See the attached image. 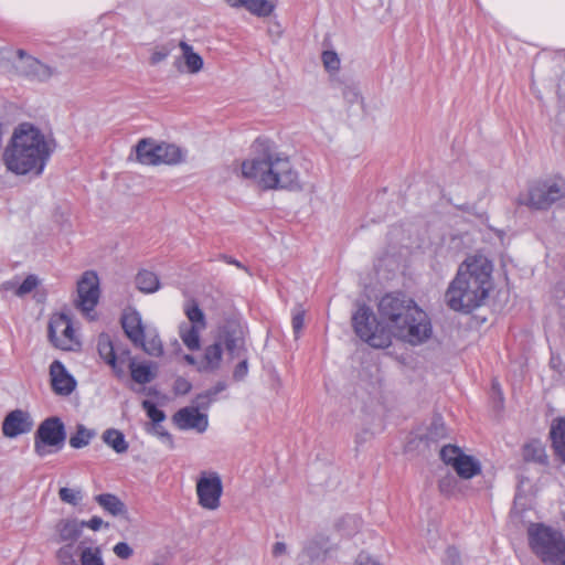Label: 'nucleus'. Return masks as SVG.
<instances>
[{
    "instance_id": "obj_1",
    "label": "nucleus",
    "mask_w": 565,
    "mask_h": 565,
    "mask_svg": "<svg viewBox=\"0 0 565 565\" xmlns=\"http://www.w3.org/2000/svg\"><path fill=\"white\" fill-rule=\"evenodd\" d=\"M382 326L366 305H361L352 316L355 334L372 348L384 349L391 345L392 338L412 345L422 344L431 335L428 315L409 297L402 292L384 295L377 305Z\"/></svg>"
},
{
    "instance_id": "obj_2",
    "label": "nucleus",
    "mask_w": 565,
    "mask_h": 565,
    "mask_svg": "<svg viewBox=\"0 0 565 565\" xmlns=\"http://www.w3.org/2000/svg\"><path fill=\"white\" fill-rule=\"evenodd\" d=\"M492 263L486 256H468L446 291L448 307L462 312L480 307L492 289Z\"/></svg>"
},
{
    "instance_id": "obj_3",
    "label": "nucleus",
    "mask_w": 565,
    "mask_h": 565,
    "mask_svg": "<svg viewBox=\"0 0 565 565\" xmlns=\"http://www.w3.org/2000/svg\"><path fill=\"white\" fill-rule=\"evenodd\" d=\"M255 157L242 162L243 178L252 179L264 190L291 189L298 185V173L289 157L276 150L273 141L258 138L253 145Z\"/></svg>"
},
{
    "instance_id": "obj_4",
    "label": "nucleus",
    "mask_w": 565,
    "mask_h": 565,
    "mask_svg": "<svg viewBox=\"0 0 565 565\" xmlns=\"http://www.w3.org/2000/svg\"><path fill=\"white\" fill-rule=\"evenodd\" d=\"M53 151V145L29 122L14 130L10 145L3 153L8 170L15 174H41Z\"/></svg>"
},
{
    "instance_id": "obj_5",
    "label": "nucleus",
    "mask_w": 565,
    "mask_h": 565,
    "mask_svg": "<svg viewBox=\"0 0 565 565\" xmlns=\"http://www.w3.org/2000/svg\"><path fill=\"white\" fill-rule=\"evenodd\" d=\"M97 351L100 359L111 367L115 375L119 379L126 375L127 370H129L134 382L141 385L150 383L154 377V372L149 363H137L131 358L129 349L115 345L106 333L99 334Z\"/></svg>"
},
{
    "instance_id": "obj_6",
    "label": "nucleus",
    "mask_w": 565,
    "mask_h": 565,
    "mask_svg": "<svg viewBox=\"0 0 565 565\" xmlns=\"http://www.w3.org/2000/svg\"><path fill=\"white\" fill-rule=\"evenodd\" d=\"M529 546L545 565H565V535L544 523L527 526Z\"/></svg>"
},
{
    "instance_id": "obj_7",
    "label": "nucleus",
    "mask_w": 565,
    "mask_h": 565,
    "mask_svg": "<svg viewBox=\"0 0 565 565\" xmlns=\"http://www.w3.org/2000/svg\"><path fill=\"white\" fill-rule=\"evenodd\" d=\"M562 200H565V178L555 174L531 183L527 192L520 194L518 202L532 210H547Z\"/></svg>"
},
{
    "instance_id": "obj_8",
    "label": "nucleus",
    "mask_w": 565,
    "mask_h": 565,
    "mask_svg": "<svg viewBox=\"0 0 565 565\" xmlns=\"http://www.w3.org/2000/svg\"><path fill=\"white\" fill-rule=\"evenodd\" d=\"M121 327L135 347L147 354L160 356L163 353L161 340L157 334L148 333L141 316L136 310H127L121 317Z\"/></svg>"
},
{
    "instance_id": "obj_9",
    "label": "nucleus",
    "mask_w": 565,
    "mask_h": 565,
    "mask_svg": "<svg viewBox=\"0 0 565 565\" xmlns=\"http://www.w3.org/2000/svg\"><path fill=\"white\" fill-rule=\"evenodd\" d=\"M137 161L146 166L178 164L183 160L179 147L151 139H141L136 146Z\"/></svg>"
},
{
    "instance_id": "obj_10",
    "label": "nucleus",
    "mask_w": 565,
    "mask_h": 565,
    "mask_svg": "<svg viewBox=\"0 0 565 565\" xmlns=\"http://www.w3.org/2000/svg\"><path fill=\"white\" fill-rule=\"evenodd\" d=\"M65 439L64 425L57 417L43 420L34 437V451L39 457H46L60 450Z\"/></svg>"
},
{
    "instance_id": "obj_11",
    "label": "nucleus",
    "mask_w": 565,
    "mask_h": 565,
    "mask_svg": "<svg viewBox=\"0 0 565 565\" xmlns=\"http://www.w3.org/2000/svg\"><path fill=\"white\" fill-rule=\"evenodd\" d=\"M184 315L188 322L179 326V337L190 351H198L201 347V333L206 328L204 312L195 300L184 305Z\"/></svg>"
},
{
    "instance_id": "obj_12",
    "label": "nucleus",
    "mask_w": 565,
    "mask_h": 565,
    "mask_svg": "<svg viewBox=\"0 0 565 565\" xmlns=\"http://www.w3.org/2000/svg\"><path fill=\"white\" fill-rule=\"evenodd\" d=\"M49 338L55 348L65 351L75 350L81 344L71 319L61 312L50 318Z\"/></svg>"
},
{
    "instance_id": "obj_13",
    "label": "nucleus",
    "mask_w": 565,
    "mask_h": 565,
    "mask_svg": "<svg viewBox=\"0 0 565 565\" xmlns=\"http://www.w3.org/2000/svg\"><path fill=\"white\" fill-rule=\"evenodd\" d=\"M100 296L99 279L96 273L85 271L77 281L76 307L89 319H95L92 313L98 303Z\"/></svg>"
},
{
    "instance_id": "obj_14",
    "label": "nucleus",
    "mask_w": 565,
    "mask_h": 565,
    "mask_svg": "<svg viewBox=\"0 0 565 565\" xmlns=\"http://www.w3.org/2000/svg\"><path fill=\"white\" fill-rule=\"evenodd\" d=\"M440 459L454 468L461 479H471L481 473V466L472 456L466 455L458 446L446 445L440 450Z\"/></svg>"
},
{
    "instance_id": "obj_15",
    "label": "nucleus",
    "mask_w": 565,
    "mask_h": 565,
    "mask_svg": "<svg viewBox=\"0 0 565 565\" xmlns=\"http://www.w3.org/2000/svg\"><path fill=\"white\" fill-rule=\"evenodd\" d=\"M223 493L222 479L217 472H201L196 481V495L199 504L206 510H216L220 507Z\"/></svg>"
},
{
    "instance_id": "obj_16",
    "label": "nucleus",
    "mask_w": 565,
    "mask_h": 565,
    "mask_svg": "<svg viewBox=\"0 0 565 565\" xmlns=\"http://www.w3.org/2000/svg\"><path fill=\"white\" fill-rule=\"evenodd\" d=\"M32 428L33 420L30 414L22 409L11 411L2 422V434L8 438L28 434Z\"/></svg>"
},
{
    "instance_id": "obj_17",
    "label": "nucleus",
    "mask_w": 565,
    "mask_h": 565,
    "mask_svg": "<svg viewBox=\"0 0 565 565\" xmlns=\"http://www.w3.org/2000/svg\"><path fill=\"white\" fill-rule=\"evenodd\" d=\"M173 422L181 430L193 429L198 433L205 431L209 426L207 416L193 406L179 409L173 415Z\"/></svg>"
},
{
    "instance_id": "obj_18",
    "label": "nucleus",
    "mask_w": 565,
    "mask_h": 565,
    "mask_svg": "<svg viewBox=\"0 0 565 565\" xmlns=\"http://www.w3.org/2000/svg\"><path fill=\"white\" fill-rule=\"evenodd\" d=\"M51 386L55 394L70 395L76 386L75 379L66 371L62 362L55 360L50 365Z\"/></svg>"
},
{
    "instance_id": "obj_19",
    "label": "nucleus",
    "mask_w": 565,
    "mask_h": 565,
    "mask_svg": "<svg viewBox=\"0 0 565 565\" xmlns=\"http://www.w3.org/2000/svg\"><path fill=\"white\" fill-rule=\"evenodd\" d=\"M17 56L20 60H25L24 65L21 67L24 75L31 79L45 81L52 76V70L41 63L39 60L28 55L25 51L17 50Z\"/></svg>"
},
{
    "instance_id": "obj_20",
    "label": "nucleus",
    "mask_w": 565,
    "mask_h": 565,
    "mask_svg": "<svg viewBox=\"0 0 565 565\" xmlns=\"http://www.w3.org/2000/svg\"><path fill=\"white\" fill-rule=\"evenodd\" d=\"M223 360V350L220 343H213L204 349L203 355L199 359L198 371L214 372L220 369Z\"/></svg>"
},
{
    "instance_id": "obj_21",
    "label": "nucleus",
    "mask_w": 565,
    "mask_h": 565,
    "mask_svg": "<svg viewBox=\"0 0 565 565\" xmlns=\"http://www.w3.org/2000/svg\"><path fill=\"white\" fill-rule=\"evenodd\" d=\"M56 542L75 543L82 534L81 523L75 519H62L55 525Z\"/></svg>"
},
{
    "instance_id": "obj_22",
    "label": "nucleus",
    "mask_w": 565,
    "mask_h": 565,
    "mask_svg": "<svg viewBox=\"0 0 565 565\" xmlns=\"http://www.w3.org/2000/svg\"><path fill=\"white\" fill-rule=\"evenodd\" d=\"M550 437L555 455L565 462V417L552 422Z\"/></svg>"
},
{
    "instance_id": "obj_23",
    "label": "nucleus",
    "mask_w": 565,
    "mask_h": 565,
    "mask_svg": "<svg viewBox=\"0 0 565 565\" xmlns=\"http://www.w3.org/2000/svg\"><path fill=\"white\" fill-rule=\"evenodd\" d=\"M94 500L105 512L113 516H117L126 512L125 503L116 494L102 493L95 495Z\"/></svg>"
},
{
    "instance_id": "obj_24",
    "label": "nucleus",
    "mask_w": 565,
    "mask_h": 565,
    "mask_svg": "<svg viewBox=\"0 0 565 565\" xmlns=\"http://www.w3.org/2000/svg\"><path fill=\"white\" fill-rule=\"evenodd\" d=\"M102 440L116 454H125L129 448V444L126 440L125 435L116 428L106 429L102 434Z\"/></svg>"
},
{
    "instance_id": "obj_25",
    "label": "nucleus",
    "mask_w": 565,
    "mask_h": 565,
    "mask_svg": "<svg viewBox=\"0 0 565 565\" xmlns=\"http://www.w3.org/2000/svg\"><path fill=\"white\" fill-rule=\"evenodd\" d=\"M179 47L182 51V57L186 67V72L196 74L203 68V58L193 51V47L185 41L179 42Z\"/></svg>"
},
{
    "instance_id": "obj_26",
    "label": "nucleus",
    "mask_w": 565,
    "mask_h": 565,
    "mask_svg": "<svg viewBox=\"0 0 565 565\" xmlns=\"http://www.w3.org/2000/svg\"><path fill=\"white\" fill-rule=\"evenodd\" d=\"M522 455L525 461L539 463L546 462L547 456L545 446L541 440L533 439L523 446Z\"/></svg>"
},
{
    "instance_id": "obj_27",
    "label": "nucleus",
    "mask_w": 565,
    "mask_h": 565,
    "mask_svg": "<svg viewBox=\"0 0 565 565\" xmlns=\"http://www.w3.org/2000/svg\"><path fill=\"white\" fill-rule=\"evenodd\" d=\"M136 286L142 292L152 294L159 289L160 281L154 273L143 269L136 276Z\"/></svg>"
},
{
    "instance_id": "obj_28",
    "label": "nucleus",
    "mask_w": 565,
    "mask_h": 565,
    "mask_svg": "<svg viewBox=\"0 0 565 565\" xmlns=\"http://www.w3.org/2000/svg\"><path fill=\"white\" fill-rule=\"evenodd\" d=\"M94 437V430L88 429L84 425L79 424L76 427V431L71 435L68 444L74 449H81L88 446Z\"/></svg>"
},
{
    "instance_id": "obj_29",
    "label": "nucleus",
    "mask_w": 565,
    "mask_h": 565,
    "mask_svg": "<svg viewBox=\"0 0 565 565\" xmlns=\"http://www.w3.org/2000/svg\"><path fill=\"white\" fill-rule=\"evenodd\" d=\"M232 4L235 8L243 7L257 17H267L274 10L273 2H233Z\"/></svg>"
},
{
    "instance_id": "obj_30",
    "label": "nucleus",
    "mask_w": 565,
    "mask_h": 565,
    "mask_svg": "<svg viewBox=\"0 0 565 565\" xmlns=\"http://www.w3.org/2000/svg\"><path fill=\"white\" fill-rule=\"evenodd\" d=\"M84 494L78 488L62 487L58 490V499L66 504L77 507L83 501Z\"/></svg>"
},
{
    "instance_id": "obj_31",
    "label": "nucleus",
    "mask_w": 565,
    "mask_h": 565,
    "mask_svg": "<svg viewBox=\"0 0 565 565\" xmlns=\"http://www.w3.org/2000/svg\"><path fill=\"white\" fill-rule=\"evenodd\" d=\"M76 556L77 550L73 543L63 545L56 552V558L60 565H78Z\"/></svg>"
},
{
    "instance_id": "obj_32",
    "label": "nucleus",
    "mask_w": 565,
    "mask_h": 565,
    "mask_svg": "<svg viewBox=\"0 0 565 565\" xmlns=\"http://www.w3.org/2000/svg\"><path fill=\"white\" fill-rule=\"evenodd\" d=\"M224 344H225V348H226L227 352L233 358H241V356H245L246 355L247 349H246V345H245V340L243 338H241V337H226Z\"/></svg>"
},
{
    "instance_id": "obj_33",
    "label": "nucleus",
    "mask_w": 565,
    "mask_h": 565,
    "mask_svg": "<svg viewBox=\"0 0 565 565\" xmlns=\"http://www.w3.org/2000/svg\"><path fill=\"white\" fill-rule=\"evenodd\" d=\"M82 565H104L98 547H86L81 553Z\"/></svg>"
},
{
    "instance_id": "obj_34",
    "label": "nucleus",
    "mask_w": 565,
    "mask_h": 565,
    "mask_svg": "<svg viewBox=\"0 0 565 565\" xmlns=\"http://www.w3.org/2000/svg\"><path fill=\"white\" fill-rule=\"evenodd\" d=\"M322 63L328 72H337L340 68V58L334 51H323Z\"/></svg>"
},
{
    "instance_id": "obj_35",
    "label": "nucleus",
    "mask_w": 565,
    "mask_h": 565,
    "mask_svg": "<svg viewBox=\"0 0 565 565\" xmlns=\"http://www.w3.org/2000/svg\"><path fill=\"white\" fill-rule=\"evenodd\" d=\"M142 407L147 413V416L153 422V423H160L164 420L166 415L164 413L159 409L153 403L150 401H143Z\"/></svg>"
},
{
    "instance_id": "obj_36",
    "label": "nucleus",
    "mask_w": 565,
    "mask_h": 565,
    "mask_svg": "<svg viewBox=\"0 0 565 565\" xmlns=\"http://www.w3.org/2000/svg\"><path fill=\"white\" fill-rule=\"evenodd\" d=\"M438 488L443 494L450 497L455 493L457 480L452 476H447L439 481Z\"/></svg>"
},
{
    "instance_id": "obj_37",
    "label": "nucleus",
    "mask_w": 565,
    "mask_h": 565,
    "mask_svg": "<svg viewBox=\"0 0 565 565\" xmlns=\"http://www.w3.org/2000/svg\"><path fill=\"white\" fill-rule=\"evenodd\" d=\"M36 286H38L36 277L33 275H30L19 286V288L17 290V295H19V296L26 295V294L31 292L33 289H35Z\"/></svg>"
},
{
    "instance_id": "obj_38",
    "label": "nucleus",
    "mask_w": 565,
    "mask_h": 565,
    "mask_svg": "<svg viewBox=\"0 0 565 565\" xmlns=\"http://www.w3.org/2000/svg\"><path fill=\"white\" fill-rule=\"evenodd\" d=\"M242 361L235 366L233 371V377L236 381H242L248 373V364H247V358L241 356Z\"/></svg>"
},
{
    "instance_id": "obj_39",
    "label": "nucleus",
    "mask_w": 565,
    "mask_h": 565,
    "mask_svg": "<svg viewBox=\"0 0 565 565\" xmlns=\"http://www.w3.org/2000/svg\"><path fill=\"white\" fill-rule=\"evenodd\" d=\"M114 553L122 559H127L132 555V548L125 542H119L114 546Z\"/></svg>"
},
{
    "instance_id": "obj_40",
    "label": "nucleus",
    "mask_w": 565,
    "mask_h": 565,
    "mask_svg": "<svg viewBox=\"0 0 565 565\" xmlns=\"http://www.w3.org/2000/svg\"><path fill=\"white\" fill-rule=\"evenodd\" d=\"M81 527H88L93 531H98L104 525V521L102 518L95 515L90 518L88 521H81ZM106 526H108L107 523H105Z\"/></svg>"
},
{
    "instance_id": "obj_41",
    "label": "nucleus",
    "mask_w": 565,
    "mask_h": 565,
    "mask_svg": "<svg viewBox=\"0 0 565 565\" xmlns=\"http://www.w3.org/2000/svg\"><path fill=\"white\" fill-rule=\"evenodd\" d=\"M292 329L295 333H299L303 327L305 322V312L302 310H299L294 313L292 316Z\"/></svg>"
},
{
    "instance_id": "obj_42",
    "label": "nucleus",
    "mask_w": 565,
    "mask_h": 565,
    "mask_svg": "<svg viewBox=\"0 0 565 565\" xmlns=\"http://www.w3.org/2000/svg\"><path fill=\"white\" fill-rule=\"evenodd\" d=\"M170 54V49L162 47L153 51L150 57L151 64H158L163 61Z\"/></svg>"
},
{
    "instance_id": "obj_43",
    "label": "nucleus",
    "mask_w": 565,
    "mask_h": 565,
    "mask_svg": "<svg viewBox=\"0 0 565 565\" xmlns=\"http://www.w3.org/2000/svg\"><path fill=\"white\" fill-rule=\"evenodd\" d=\"M218 258H220L222 262H224V263H226V264H228V265H233V266H235L236 268L242 269V270L246 271L247 274H249L248 268H247L245 265H243L239 260H237V259L233 258L232 256L226 255V254H222V255H220V257H218Z\"/></svg>"
},
{
    "instance_id": "obj_44",
    "label": "nucleus",
    "mask_w": 565,
    "mask_h": 565,
    "mask_svg": "<svg viewBox=\"0 0 565 565\" xmlns=\"http://www.w3.org/2000/svg\"><path fill=\"white\" fill-rule=\"evenodd\" d=\"M355 565H382V564L380 562H377L375 558L361 553L356 557Z\"/></svg>"
},
{
    "instance_id": "obj_45",
    "label": "nucleus",
    "mask_w": 565,
    "mask_h": 565,
    "mask_svg": "<svg viewBox=\"0 0 565 565\" xmlns=\"http://www.w3.org/2000/svg\"><path fill=\"white\" fill-rule=\"evenodd\" d=\"M286 552V545L282 542L275 543L273 547V554L274 556H279Z\"/></svg>"
},
{
    "instance_id": "obj_46",
    "label": "nucleus",
    "mask_w": 565,
    "mask_h": 565,
    "mask_svg": "<svg viewBox=\"0 0 565 565\" xmlns=\"http://www.w3.org/2000/svg\"><path fill=\"white\" fill-rule=\"evenodd\" d=\"M184 361L190 364V365H195L198 367V362L199 360H196L193 355L191 354H185L183 356Z\"/></svg>"
},
{
    "instance_id": "obj_47",
    "label": "nucleus",
    "mask_w": 565,
    "mask_h": 565,
    "mask_svg": "<svg viewBox=\"0 0 565 565\" xmlns=\"http://www.w3.org/2000/svg\"><path fill=\"white\" fill-rule=\"evenodd\" d=\"M305 553H306V555H307L308 557H310V558H313V556H315V554H313V547H312V546H308V547H306Z\"/></svg>"
},
{
    "instance_id": "obj_48",
    "label": "nucleus",
    "mask_w": 565,
    "mask_h": 565,
    "mask_svg": "<svg viewBox=\"0 0 565 565\" xmlns=\"http://www.w3.org/2000/svg\"><path fill=\"white\" fill-rule=\"evenodd\" d=\"M153 565H159V564H153Z\"/></svg>"
}]
</instances>
